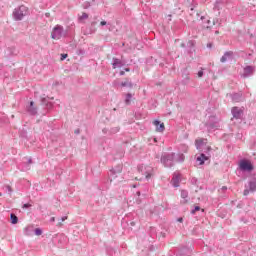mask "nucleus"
I'll return each instance as SVG.
<instances>
[{
	"label": "nucleus",
	"mask_w": 256,
	"mask_h": 256,
	"mask_svg": "<svg viewBox=\"0 0 256 256\" xmlns=\"http://www.w3.org/2000/svg\"><path fill=\"white\" fill-rule=\"evenodd\" d=\"M78 55H85V51L80 49Z\"/></svg>",
	"instance_id": "79ce46f5"
},
{
	"label": "nucleus",
	"mask_w": 256,
	"mask_h": 256,
	"mask_svg": "<svg viewBox=\"0 0 256 256\" xmlns=\"http://www.w3.org/2000/svg\"><path fill=\"white\" fill-rule=\"evenodd\" d=\"M187 197H189V192H187V190H182L181 191V198L182 199H187Z\"/></svg>",
	"instance_id": "c85d7f7f"
},
{
	"label": "nucleus",
	"mask_w": 256,
	"mask_h": 256,
	"mask_svg": "<svg viewBox=\"0 0 256 256\" xmlns=\"http://www.w3.org/2000/svg\"><path fill=\"white\" fill-rule=\"evenodd\" d=\"M28 163H29V164L33 163V160L30 158V159L28 160Z\"/></svg>",
	"instance_id": "4d7b16f0"
},
{
	"label": "nucleus",
	"mask_w": 256,
	"mask_h": 256,
	"mask_svg": "<svg viewBox=\"0 0 256 256\" xmlns=\"http://www.w3.org/2000/svg\"><path fill=\"white\" fill-rule=\"evenodd\" d=\"M183 203H188V200H184Z\"/></svg>",
	"instance_id": "052dcab7"
},
{
	"label": "nucleus",
	"mask_w": 256,
	"mask_h": 256,
	"mask_svg": "<svg viewBox=\"0 0 256 256\" xmlns=\"http://www.w3.org/2000/svg\"><path fill=\"white\" fill-rule=\"evenodd\" d=\"M131 99H133V94L127 93L125 98V105H131Z\"/></svg>",
	"instance_id": "393cba45"
},
{
	"label": "nucleus",
	"mask_w": 256,
	"mask_h": 256,
	"mask_svg": "<svg viewBox=\"0 0 256 256\" xmlns=\"http://www.w3.org/2000/svg\"><path fill=\"white\" fill-rule=\"evenodd\" d=\"M88 7H90L89 2H87V3L84 5V9H87Z\"/></svg>",
	"instance_id": "37998d69"
},
{
	"label": "nucleus",
	"mask_w": 256,
	"mask_h": 256,
	"mask_svg": "<svg viewBox=\"0 0 256 256\" xmlns=\"http://www.w3.org/2000/svg\"><path fill=\"white\" fill-rule=\"evenodd\" d=\"M182 85H189V83H191V77H189V72L187 71V69H184V72L182 74Z\"/></svg>",
	"instance_id": "ddd939ff"
},
{
	"label": "nucleus",
	"mask_w": 256,
	"mask_h": 256,
	"mask_svg": "<svg viewBox=\"0 0 256 256\" xmlns=\"http://www.w3.org/2000/svg\"><path fill=\"white\" fill-rule=\"evenodd\" d=\"M131 227H135V222H130Z\"/></svg>",
	"instance_id": "5fc2aeb1"
},
{
	"label": "nucleus",
	"mask_w": 256,
	"mask_h": 256,
	"mask_svg": "<svg viewBox=\"0 0 256 256\" xmlns=\"http://www.w3.org/2000/svg\"><path fill=\"white\" fill-rule=\"evenodd\" d=\"M197 75H198L199 78L203 77V75H204L203 69L198 71Z\"/></svg>",
	"instance_id": "72a5a7b5"
},
{
	"label": "nucleus",
	"mask_w": 256,
	"mask_h": 256,
	"mask_svg": "<svg viewBox=\"0 0 256 256\" xmlns=\"http://www.w3.org/2000/svg\"><path fill=\"white\" fill-rule=\"evenodd\" d=\"M204 141H205L204 139H196L195 140L196 149H201V147L205 145Z\"/></svg>",
	"instance_id": "5701e85b"
},
{
	"label": "nucleus",
	"mask_w": 256,
	"mask_h": 256,
	"mask_svg": "<svg viewBox=\"0 0 256 256\" xmlns=\"http://www.w3.org/2000/svg\"><path fill=\"white\" fill-rule=\"evenodd\" d=\"M10 223H12V225H17L19 223V217H17V215H15L14 213H11Z\"/></svg>",
	"instance_id": "412c9836"
},
{
	"label": "nucleus",
	"mask_w": 256,
	"mask_h": 256,
	"mask_svg": "<svg viewBox=\"0 0 256 256\" xmlns=\"http://www.w3.org/2000/svg\"><path fill=\"white\" fill-rule=\"evenodd\" d=\"M241 171H253V164L249 160L240 161Z\"/></svg>",
	"instance_id": "1a4fd4ad"
},
{
	"label": "nucleus",
	"mask_w": 256,
	"mask_h": 256,
	"mask_svg": "<svg viewBox=\"0 0 256 256\" xmlns=\"http://www.w3.org/2000/svg\"><path fill=\"white\" fill-rule=\"evenodd\" d=\"M135 196L138 197V198H136V203L138 205H140V203H141V198H140L141 197V191H137Z\"/></svg>",
	"instance_id": "cd10ccee"
},
{
	"label": "nucleus",
	"mask_w": 256,
	"mask_h": 256,
	"mask_svg": "<svg viewBox=\"0 0 256 256\" xmlns=\"http://www.w3.org/2000/svg\"><path fill=\"white\" fill-rule=\"evenodd\" d=\"M124 71H126V73H129V71H131L130 68H125Z\"/></svg>",
	"instance_id": "8fccbe9b"
},
{
	"label": "nucleus",
	"mask_w": 256,
	"mask_h": 256,
	"mask_svg": "<svg viewBox=\"0 0 256 256\" xmlns=\"http://www.w3.org/2000/svg\"><path fill=\"white\" fill-rule=\"evenodd\" d=\"M191 183L192 185H197V178H192Z\"/></svg>",
	"instance_id": "58836bf2"
},
{
	"label": "nucleus",
	"mask_w": 256,
	"mask_h": 256,
	"mask_svg": "<svg viewBox=\"0 0 256 256\" xmlns=\"http://www.w3.org/2000/svg\"><path fill=\"white\" fill-rule=\"evenodd\" d=\"M29 207H31V204L26 203L22 206V209H29Z\"/></svg>",
	"instance_id": "4c0bfd02"
},
{
	"label": "nucleus",
	"mask_w": 256,
	"mask_h": 256,
	"mask_svg": "<svg viewBox=\"0 0 256 256\" xmlns=\"http://www.w3.org/2000/svg\"><path fill=\"white\" fill-rule=\"evenodd\" d=\"M223 3H225V0H217L214 5V9H217L219 11V9H221V5H223Z\"/></svg>",
	"instance_id": "a878e982"
},
{
	"label": "nucleus",
	"mask_w": 256,
	"mask_h": 256,
	"mask_svg": "<svg viewBox=\"0 0 256 256\" xmlns=\"http://www.w3.org/2000/svg\"><path fill=\"white\" fill-rule=\"evenodd\" d=\"M67 36V32H65V30L63 29V26L61 25H56L51 33V37L52 39H61L62 37H66Z\"/></svg>",
	"instance_id": "39448f33"
},
{
	"label": "nucleus",
	"mask_w": 256,
	"mask_h": 256,
	"mask_svg": "<svg viewBox=\"0 0 256 256\" xmlns=\"http://www.w3.org/2000/svg\"><path fill=\"white\" fill-rule=\"evenodd\" d=\"M179 223H183V218H178Z\"/></svg>",
	"instance_id": "864d4df0"
},
{
	"label": "nucleus",
	"mask_w": 256,
	"mask_h": 256,
	"mask_svg": "<svg viewBox=\"0 0 256 256\" xmlns=\"http://www.w3.org/2000/svg\"><path fill=\"white\" fill-rule=\"evenodd\" d=\"M180 47H182L183 49H185V47H187V44H186V43H182V44L180 45Z\"/></svg>",
	"instance_id": "c03bdc74"
},
{
	"label": "nucleus",
	"mask_w": 256,
	"mask_h": 256,
	"mask_svg": "<svg viewBox=\"0 0 256 256\" xmlns=\"http://www.w3.org/2000/svg\"><path fill=\"white\" fill-rule=\"evenodd\" d=\"M246 189L243 192L244 197H247V195H249L250 193H255L256 191V178H252L249 182H248V186H245Z\"/></svg>",
	"instance_id": "0eeeda50"
},
{
	"label": "nucleus",
	"mask_w": 256,
	"mask_h": 256,
	"mask_svg": "<svg viewBox=\"0 0 256 256\" xmlns=\"http://www.w3.org/2000/svg\"><path fill=\"white\" fill-rule=\"evenodd\" d=\"M197 211H201L200 206H195L194 209L191 210V215H195V213H197Z\"/></svg>",
	"instance_id": "c756f323"
},
{
	"label": "nucleus",
	"mask_w": 256,
	"mask_h": 256,
	"mask_svg": "<svg viewBox=\"0 0 256 256\" xmlns=\"http://www.w3.org/2000/svg\"><path fill=\"white\" fill-rule=\"evenodd\" d=\"M254 74H255V66H246L243 69L242 77L244 79H247L248 77H253Z\"/></svg>",
	"instance_id": "6e6552de"
},
{
	"label": "nucleus",
	"mask_w": 256,
	"mask_h": 256,
	"mask_svg": "<svg viewBox=\"0 0 256 256\" xmlns=\"http://www.w3.org/2000/svg\"><path fill=\"white\" fill-rule=\"evenodd\" d=\"M205 127L208 131H217L221 125L219 124V118L216 116H210L208 121L205 123Z\"/></svg>",
	"instance_id": "7ed1b4c3"
},
{
	"label": "nucleus",
	"mask_w": 256,
	"mask_h": 256,
	"mask_svg": "<svg viewBox=\"0 0 256 256\" xmlns=\"http://www.w3.org/2000/svg\"><path fill=\"white\" fill-rule=\"evenodd\" d=\"M154 143H157V138H154Z\"/></svg>",
	"instance_id": "bf43d9fd"
},
{
	"label": "nucleus",
	"mask_w": 256,
	"mask_h": 256,
	"mask_svg": "<svg viewBox=\"0 0 256 256\" xmlns=\"http://www.w3.org/2000/svg\"><path fill=\"white\" fill-rule=\"evenodd\" d=\"M123 171V167L122 166H117L116 168H112L110 170V177H111V181H113V179H115V175H117L118 173H121Z\"/></svg>",
	"instance_id": "2eb2a0df"
},
{
	"label": "nucleus",
	"mask_w": 256,
	"mask_h": 256,
	"mask_svg": "<svg viewBox=\"0 0 256 256\" xmlns=\"http://www.w3.org/2000/svg\"><path fill=\"white\" fill-rule=\"evenodd\" d=\"M26 112L30 114L32 117H35L38 113L37 106H35V102L30 101V104L26 106Z\"/></svg>",
	"instance_id": "9d476101"
},
{
	"label": "nucleus",
	"mask_w": 256,
	"mask_h": 256,
	"mask_svg": "<svg viewBox=\"0 0 256 256\" xmlns=\"http://www.w3.org/2000/svg\"><path fill=\"white\" fill-rule=\"evenodd\" d=\"M41 105H43L48 111H50V109H53V102H49L47 98L41 99Z\"/></svg>",
	"instance_id": "6ab92c4d"
},
{
	"label": "nucleus",
	"mask_w": 256,
	"mask_h": 256,
	"mask_svg": "<svg viewBox=\"0 0 256 256\" xmlns=\"http://www.w3.org/2000/svg\"><path fill=\"white\" fill-rule=\"evenodd\" d=\"M217 24L221 25V22H219V19L216 18L213 20V25H217Z\"/></svg>",
	"instance_id": "f704fd0d"
},
{
	"label": "nucleus",
	"mask_w": 256,
	"mask_h": 256,
	"mask_svg": "<svg viewBox=\"0 0 256 256\" xmlns=\"http://www.w3.org/2000/svg\"><path fill=\"white\" fill-rule=\"evenodd\" d=\"M61 225H63L61 222L59 223V226L61 227Z\"/></svg>",
	"instance_id": "338daca9"
},
{
	"label": "nucleus",
	"mask_w": 256,
	"mask_h": 256,
	"mask_svg": "<svg viewBox=\"0 0 256 256\" xmlns=\"http://www.w3.org/2000/svg\"><path fill=\"white\" fill-rule=\"evenodd\" d=\"M187 53L188 55H192V53H195V41L194 40H189L187 42Z\"/></svg>",
	"instance_id": "dca6fc26"
},
{
	"label": "nucleus",
	"mask_w": 256,
	"mask_h": 256,
	"mask_svg": "<svg viewBox=\"0 0 256 256\" xmlns=\"http://www.w3.org/2000/svg\"><path fill=\"white\" fill-rule=\"evenodd\" d=\"M205 212V209H202V213H204Z\"/></svg>",
	"instance_id": "69168bd1"
},
{
	"label": "nucleus",
	"mask_w": 256,
	"mask_h": 256,
	"mask_svg": "<svg viewBox=\"0 0 256 256\" xmlns=\"http://www.w3.org/2000/svg\"><path fill=\"white\" fill-rule=\"evenodd\" d=\"M100 25H101L102 27H105V25H107V21H105V20L101 21V22H100Z\"/></svg>",
	"instance_id": "ea45409f"
},
{
	"label": "nucleus",
	"mask_w": 256,
	"mask_h": 256,
	"mask_svg": "<svg viewBox=\"0 0 256 256\" xmlns=\"http://www.w3.org/2000/svg\"><path fill=\"white\" fill-rule=\"evenodd\" d=\"M228 59H233V51L225 52L224 55L221 57L220 61L221 63H226Z\"/></svg>",
	"instance_id": "a211bd4d"
},
{
	"label": "nucleus",
	"mask_w": 256,
	"mask_h": 256,
	"mask_svg": "<svg viewBox=\"0 0 256 256\" xmlns=\"http://www.w3.org/2000/svg\"><path fill=\"white\" fill-rule=\"evenodd\" d=\"M207 47H208V49H211V47H213V43H208Z\"/></svg>",
	"instance_id": "a18cd8bd"
},
{
	"label": "nucleus",
	"mask_w": 256,
	"mask_h": 256,
	"mask_svg": "<svg viewBox=\"0 0 256 256\" xmlns=\"http://www.w3.org/2000/svg\"><path fill=\"white\" fill-rule=\"evenodd\" d=\"M201 19H202V21H203V19H205V16H202Z\"/></svg>",
	"instance_id": "680f3d73"
},
{
	"label": "nucleus",
	"mask_w": 256,
	"mask_h": 256,
	"mask_svg": "<svg viewBox=\"0 0 256 256\" xmlns=\"http://www.w3.org/2000/svg\"><path fill=\"white\" fill-rule=\"evenodd\" d=\"M26 15H29V8L25 5L15 8L12 13L14 21H23V17H26Z\"/></svg>",
	"instance_id": "f03ea898"
},
{
	"label": "nucleus",
	"mask_w": 256,
	"mask_h": 256,
	"mask_svg": "<svg viewBox=\"0 0 256 256\" xmlns=\"http://www.w3.org/2000/svg\"><path fill=\"white\" fill-rule=\"evenodd\" d=\"M3 193L0 192V197H2Z\"/></svg>",
	"instance_id": "0e129e2a"
},
{
	"label": "nucleus",
	"mask_w": 256,
	"mask_h": 256,
	"mask_svg": "<svg viewBox=\"0 0 256 256\" xmlns=\"http://www.w3.org/2000/svg\"><path fill=\"white\" fill-rule=\"evenodd\" d=\"M68 55L67 54H61V61H65L67 59Z\"/></svg>",
	"instance_id": "c9c22d12"
},
{
	"label": "nucleus",
	"mask_w": 256,
	"mask_h": 256,
	"mask_svg": "<svg viewBox=\"0 0 256 256\" xmlns=\"http://www.w3.org/2000/svg\"><path fill=\"white\" fill-rule=\"evenodd\" d=\"M153 125H155L156 127V131L158 133H163V131H165V124L161 123V121L159 120H154Z\"/></svg>",
	"instance_id": "4468645a"
},
{
	"label": "nucleus",
	"mask_w": 256,
	"mask_h": 256,
	"mask_svg": "<svg viewBox=\"0 0 256 256\" xmlns=\"http://www.w3.org/2000/svg\"><path fill=\"white\" fill-rule=\"evenodd\" d=\"M50 223H55V217L50 218Z\"/></svg>",
	"instance_id": "09e8293b"
},
{
	"label": "nucleus",
	"mask_w": 256,
	"mask_h": 256,
	"mask_svg": "<svg viewBox=\"0 0 256 256\" xmlns=\"http://www.w3.org/2000/svg\"><path fill=\"white\" fill-rule=\"evenodd\" d=\"M120 85L122 87H128L129 89H133V82L129 81V79H126V81L121 82Z\"/></svg>",
	"instance_id": "4be33fe9"
},
{
	"label": "nucleus",
	"mask_w": 256,
	"mask_h": 256,
	"mask_svg": "<svg viewBox=\"0 0 256 256\" xmlns=\"http://www.w3.org/2000/svg\"><path fill=\"white\" fill-rule=\"evenodd\" d=\"M35 235L39 236V235H43V230L41 228H36L34 230Z\"/></svg>",
	"instance_id": "7c9ffc66"
},
{
	"label": "nucleus",
	"mask_w": 256,
	"mask_h": 256,
	"mask_svg": "<svg viewBox=\"0 0 256 256\" xmlns=\"http://www.w3.org/2000/svg\"><path fill=\"white\" fill-rule=\"evenodd\" d=\"M74 133H75V135H79V133H81V129H76L75 131H74Z\"/></svg>",
	"instance_id": "a19ab883"
},
{
	"label": "nucleus",
	"mask_w": 256,
	"mask_h": 256,
	"mask_svg": "<svg viewBox=\"0 0 256 256\" xmlns=\"http://www.w3.org/2000/svg\"><path fill=\"white\" fill-rule=\"evenodd\" d=\"M138 171L142 173V175H144L146 179H149L153 176V167L151 166L140 165L138 166Z\"/></svg>",
	"instance_id": "423d86ee"
},
{
	"label": "nucleus",
	"mask_w": 256,
	"mask_h": 256,
	"mask_svg": "<svg viewBox=\"0 0 256 256\" xmlns=\"http://www.w3.org/2000/svg\"><path fill=\"white\" fill-rule=\"evenodd\" d=\"M125 63L123 61H121V59L118 58H113L112 59V68L113 69H121V67H124Z\"/></svg>",
	"instance_id": "f8f14e48"
},
{
	"label": "nucleus",
	"mask_w": 256,
	"mask_h": 256,
	"mask_svg": "<svg viewBox=\"0 0 256 256\" xmlns=\"http://www.w3.org/2000/svg\"><path fill=\"white\" fill-rule=\"evenodd\" d=\"M60 221H67V216L60 218Z\"/></svg>",
	"instance_id": "de8ad7c7"
},
{
	"label": "nucleus",
	"mask_w": 256,
	"mask_h": 256,
	"mask_svg": "<svg viewBox=\"0 0 256 256\" xmlns=\"http://www.w3.org/2000/svg\"><path fill=\"white\" fill-rule=\"evenodd\" d=\"M119 127H114L109 130L110 135H115V133H119Z\"/></svg>",
	"instance_id": "bb28decb"
},
{
	"label": "nucleus",
	"mask_w": 256,
	"mask_h": 256,
	"mask_svg": "<svg viewBox=\"0 0 256 256\" xmlns=\"http://www.w3.org/2000/svg\"><path fill=\"white\" fill-rule=\"evenodd\" d=\"M211 150H212L211 146H208V147L205 148L204 153H205L206 155H211V154H209V152H210Z\"/></svg>",
	"instance_id": "473e14b6"
},
{
	"label": "nucleus",
	"mask_w": 256,
	"mask_h": 256,
	"mask_svg": "<svg viewBox=\"0 0 256 256\" xmlns=\"http://www.w3.org/2000/svg\"><path fill=\"white\" fill-rule=\"evenodd\" d=\"M210 158H211V155L201 153L200 156L197 157V161H199L200 165H204L205 161H209Z\"/></svg>",
	"instance_id": "f3484780"
},
{
	"label": "nucleus",
	"mask_w": 256,
	"mask_h": 256,
	"mask_svg": "<svg viewBox=\"0 0 256 256\" xmlns=\"http://www.w3.org/2000/svg\"><path fill=\"white\" fill-rule=\"evenodd\" d=\"M160 161L164 167L171 168L175 163H183V161H185V154H176L175 152L164 153L162 154Z\"/></svg>",
	"instance_id": "f257e3e1"
},
{
	"label": "nucleus",
	"mask_w": 256,
	"mask_h": 256,
	"mask_svg": "<svg viewBox=\"0 0 256 256\" xmlns=\"http://www.w3.org/2000/svg\"><path fill=\"white\" fill-rule=\"evenodd\" d=\"M25 231H26V232L29 231V228H25Z\"/></svg>",
	"instance_id": "e2e57ef3"
},
{
	"label": "nucleus",
	"mask_w": 256,
	"mask_h": 256,
	"mask_svg": "<svg viewBox=\"0 0 256 256\" xmlns=\"http://www.w3.org/2000/svg\"><path fill=\"white\" fill-rule=\"evenodd\" d=\"M6 190L8 191V193H13V189L9 185L6 186Z\"/></svg>",
	"instance_id": "e433bc0d"
},
{
	"label": "nucleus",
	"mask_w": 256,
	"mask_h": 256,
	"mask_svg": "<svg viewBox=\"0 0 256 256\" xmlns=\"http://www.w3.org/2000/svg\"><path fill=\"white\" fill-rule=\"evenodd\" d=\"M119 75H120V76L125 75V71H120Z\"/></svg>",
	"instance_id": "3c124183"
},
{
	"label": "nucleus",
	"mask_w": 256,
	"mask_h": 256,
	"mask_svg": "<svg viewBox=\"0 0 256 256\" xmlns=\"http://www.w3.org/2000/svg\"><path fill=\"white\" fill-rule=\"evenodd\" d=\"M215 33H216V35H217V34L219 33V31H216Z\"/></svg>",
	"instance_id": "774afa93"
},
{
	"label": "nucleus",
	"mask_w": 256,
	"mask_h": 256,
	"mask_svg": "<svg viewBox=\"0 0 256 256\" xmlns=\"http://www.w3.org/2000/svg\"><path fill=\"white\" fill-rule=\"evenodd\" d=\"M171 185L174 187H179V176H173L171 180Z\"/></svg>",
	"instance_id": "b1692460"
},
{
	"label": "nucleus",
	"mask_w": 256,
	"mask_h": 256,
	"mask_svg": "<svg viewBox=\"0 0 256 256\" xmlns=\"http://www.w3.org/2000/svg\"><path fill=\"white\" fill-rule=\"evenodd\" d=\"M83 19H89V14L87 13H82V16L80 17V21H83Z\"/></svg>",
	"instance_id": "2f4dec72"
},
{
	"label": "nucleus",
	"mask_w": 256,
	"mask_h": 256,
	"mask_svg": "<svg viewBox=\"0 0 256 256\" xmlns=\"http://www.w3.org/2000/svg\"><path fill=\"white\" fill-rule=\"evenodd\" d=\"M53 244L57 245V247H65L67 243H69V238L65 234H56L52 238Z\"/></svg>",
	"instance_id": "20e7f679"
},
{
	"label": "nucleus",
	"mask_w": 256,
	"mask_h": 256,
	"mask_svg": "<svg viewBox=\"0 0 256 256\" xmlns=\"http://www.w3.org/2000/svg\"><path fill=\"white\" fill-rule=\"evenodd\" d=\"M221 191H223V192L227 191V186H223V187L221 188Z\"/></svg>",
	"instance_id": "49530a36"
},
{
	"label": "nucleus",
	"mask_w": 256,
	"mask_h": 256,
	"mask_svg": "<svg viewBox=\"0 0 256 256\" xmlns=\"http://www.w3.org/2000/svg\"><path fill=\"white\" fill-rule=\"evenodd\" d=\"M107 128H104L103 130H102V132L104 133V134H106L107 133Z\"/></svg>",
	"instance_id": "603ef678"
},
{
	"label": "nucleus",
	"mask_w": 256,
	"mask_h": 256,
	"mask_svg": "<svg viewBox=\"0 0 256 256\" xmlns=\"http://www.w3.org/2000/svg\"><path fill=\"white\" fill-rule=\"evenodd\" d=\"M207 24L210 25L211 24V20H207Z\"/></svg>",
	"instance_id": "13d9d810"
},
{
	"label": "nucleus",
	"mask_w": 256,
	"mask_h": 256,
	"mask_svg": "<svg viewBox=\"0 0 256 256\" xmlns=\"http://www.w3.org/2000/svg\"><path fill=\"white\" fill-rule=\"evenodd\" d=\"M232 101L235 103H241L243 101V94L242 93H234L232 94Z\"/></svg>",
	"instance_id": "aec40b11"
},
{
	"label": "nucleus",
	"mask_w": 256,
	"mask_h": 256,
	"mask_svg": "<svg viewBox=\"0 0 256 256\" xmlns=\"http://www.w3.org/2000/svg\"><path fill=\"white\" fill-rule=\"evenodd\" d=\"M171 17H173L171 14L168 15V21H171Z\"/></svg>",
	"instance_id": "6e6d98bb"
},
{
	"label": "nucleus",
	"mask_w": 256,
	"mask_h": 256,
	"mask_svg": "<svg viewBox=\"0 0 256 256\" xmlns=\"http://www.w3.org/2000/svg\"><path fill=\"white\" fill-rule=\"evenodd\" d=\"M231 113L234 119H243V109L239 107H233Z\"/></svg>",
	"instance_id": "9b49d317"
}]
</instances>
